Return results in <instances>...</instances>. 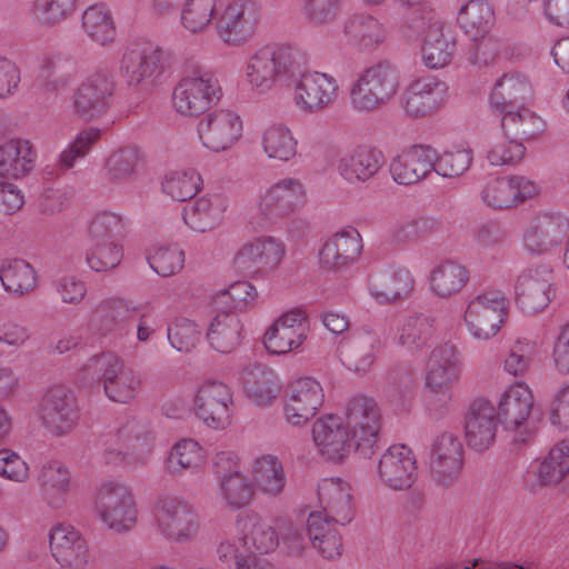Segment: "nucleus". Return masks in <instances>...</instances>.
Returning a JSON list of instances; mask_svg holds the SVG:
<instances>
[{"instance_id": "37", "label": "nucleus", "mask_w": 569, "mask_h": 569, "mask_svg": "<svg viewBox=\"0 0 569 569\" xmlns=\"http://www.w3.org/2000/svg\"><path fill=\"white\" fill-rule=\"evenodd\" d=\"M242 325L231 311L218 313L211 321L207 339L210 346L222 353L231 352L240 343Z\"/></svg>"}, {"instance_id": "1", "label": "nucleus", "mask_w": 569, "mask_h": 569, "mask_svg": "<svg viewBox=\"0 0 569 569\" xmlns=\"http://www.w3.org/2000/svg\"><path fill=\"white\" fill-rule=\"evenodd\" d=\"M303 57L289 46H266L249 60L247 77L260 92L276 83L295 87V102L303 111L315 113L326 109L337 98L338 84L326 73L302 72Z\"/></svg>"}, {"instance_id": "19", "label": "nucleus", "mask_w": 569, "mask_h": 569, "mask_svg": "<svg viewBox=\"0 0 569 569\" xmlns=\"http://www.w3.org/2000/svg\"><path fill=\"white\" fill-rule=\"evenodd\" d=\"M323 391L312 378H300L289 387L284 406L288 422L300 426L313 418L323 403Z\"/></svg>"}, {"instance_id": "54", "label": "nucleus", "mask_w": 569, "mask_h": 569, "mask_svg": "<svg viewBox=\"0 0 569 569\" xmlns=\"http://www.w3.org/2000/svg\"><path fill=\"white\" fill-rule=\"evenodd\" d=\"M433 319L427 315L411 316L400 328L399 342L409 350L425 347L433 332Z\"/></svg>"}, {"instance_id": "43", "label": "nucleus", "mask_w": 569, "mask_h": 569, "mask_svg": "<svg viewBox=\"0 0 569 569\" xmlns=\"http://www.w3.org/2000/svg\"><path fill=\"white\" fill-rule=\"evenodd\" d=\"M469 280V271L462 264L453 261H446L437 266L430 276L432 291L447 298L459 292Z\"/></svg>"}, {"instance_id": "21", "label": "nucleus", "mask_w": 569, "mask_h": 569, "mask_svg": "<svg viewBox=\"0 0 569 569\" xmlns=\"http://www.w3.org/2000/svg\"><path fill=\"white\" fill-rule=\"evenodd\" d=\"M498 421L496 409L488 400H475L466 416L467 445L479 452L487 450L496 439Z\"/></svg>"}, {"instance_id": "11", "label": "nucleus", "mask_w": 569, "mask_h": 569, "mask_svg": "<svg viewBox=\"0 0 569 569\" xmlns=\"http://www.w3.org/2000/svg\"><path fill=\"white\" fill-rule=\"evenodd\" d=\"M516 302L528 313H537L549 306L552 290V269L548 264L525 269L515 284Z\"/></svg>"}, {"instance_id": "40", "label": "nucleus", "mask_w": 569, "mask_h": 569, "mask_svg": "<svg viewBox=\"0 0 569 569\" xmlns=\"http://www.w3.org/2000/svg\"><path fill=\"white\" fill-rule=\"evenodd\" d=\"M458 23L472 40L487 34L493 23V9L487 0H471L458 13Z\"/></svg>"}, {"instance_id": "29", "label": "nucleus", "mask_w": 569, "mask_h": 569, "mask_svg": "<svg viewBox=\"0 0 569 569\" xmlns=\"http://www.w3.org/2000/svg\"><path fill=\"white\" fill-rule=\"evenodd\" d=\"M530 97L531 86L528 79L519 72H511L496 81L489 101L493 114L499 117L505 111L525 106Z\"/></svg>"}, {"instance_id": "32", "label": "nucleus", "mask_w": 569, "mask_h": 569, "mask_svg": "<svg viewBox=\"0 0 569 569\" xmlns=\"http://www.w3.org/2000/svg\"><path fill=\"white\" fill-rule=\"evenodd\" d=\"M242 546L248 556L266 555L277 549L279 536L276 529L258 515H246L238 519Z\"/></svg>"}, {"instance_id": "9", "label": "nucleus", "mask_w": 569, "mask_h": 569, "mask_svg": "<svg viewBox=\"0 0 569 569\" xmlns=\"http://www.w3.org/2000/svg\"><path fill=\"white\" fill-rule=\"evenodd\" d=\"M157 521L166 538L187 542L197 537L200 529L199 516L187 501L164 496L157 506Z\"/></svg>"}, {"instance_id": "64", "label": "nucleus", "mask_w": 569, "mask_h": 569, "mask_svg": "<svg viewBox=\"0 0 569 569\" xmlns=\"http://www.w3.org/2000/svg\"><path fill=\"white\" fill-rule=\"evenodd\" d=\"M150 267L161 277H170L182 269L184 253L176 244L161 246L148 257Z\"/></svg>"}, {"instance_id": "10", "label": "nucleus", "mask_w": 569, "mask_h": 569, "mask_svg": "<svg viewBox=\"0 0 569 569\" xmlns=\"http://www.w3.org/2000/svg\"><path fill=\"white\" fill-rule=\"evenodd\" d=\"M507 317V305L500 291H489L472 299L465 312L470 332L478 339H489L501 328Z\"/></svg>"}, {"instance_id": "42", "label": "nucleus", "mask_w": 569, "mask_h": 569, "mask_svg": "<svg viewBox=\"0 0 569 569\" xmlns=\"http://www.w3.org/2000/svg\"><path fill=\"white\" fill-rule=\"evenodd\" d=\"M39 480L42 492L52 508H61L66 501L64 496L70 490V472L59 462L43 466Z\"/></svg>"}, {"instance_id": "30", "label": "nucleus", "mask_w": 569, "mask_h": 569, "mask_svg": "<svg viewBox=\"0 0 569 569\" xmlns=\"http://www.w3.org/2000/svg\"><path fill=\"white\" fill-rule=\"evenodd\" d=\"M163 56L160 48L127 50L121 60L120 74L129 87L142 86L161 67Z\"/></svg>"}, {"instance_id": "14", "label": "nucleus", "mask_w": 569, "mask_h": 569, "mask_svg": "<svg viewBox=\"0 0 569 569\" xmlns=\"http://www.w3.org/2000/svg\"><path fill=\"white\" fill-rule=\"evenodd\" d=\"M202 144L214 151L230 148L242 134V121L231 110H214L206 113L197 126Z\"/></svg>"}, {"instance_id": "6", "label": "nucleus", "mask_w": 569, "mask_h": 569, "mask_svg": "<svg viewBox=\"0 0 569 569\" xmlns=\"http://www.w3.org/2000/svg\"><path fill=\"white\" fill-rule=\"evenodd\" d=\"M220 97L221 88L213 74L197 70L193 76L182 78L174 87L172 101L179 113L198 116L218 102Z\"/></svg>"}, {"instance_id": "59", "label": "nucleus", "mask_w": 569, "mask_h": 569, "mask_svg": "<svg viewBox=\"0 0 569 569\" xmlns=\"http://www.w3.org/2000/svg\"><path fill=\"white\" fill-rule=\"evenodd\" d=\"M216 0H188L181 11L183 27L192 33L203 31L214 13Z\"/></svg>"}, {"instance_id": "49", "label": "nucleus", "mask_w": 569, "mask_h": 569, "mask_svg": "<svg viewBox=\"0 0 569 569\" xmlns=\"http://www.w3.org/2000/svg\"><path fill=\"white\" fill-rule=\"evenodd\" d=\"M262 148L271 159L289 161L297 153V140L291 131L281 124L269 127L262 134Z\"/></svg>"}, {"instance_id": "58", "label": "nucleus", "mask_w": 569, "mask_h": 569, "mask_svg": "<svg viewBox=\"0 0 569 569\" xmlns=\"http://www.w3.org/2000/svg\"><path fill=\"white\" fill-rule=\"evenodd\" d=\"M78 0H34L33 14L42 26L54 27L70 17Z\"/></svg>"}, {"instance_id": "26", "label": "nucleus", "mask_w": 569, "mask_h": 569, "mask_svg": "<svg viewBox=\"0 0 569 569\" xmlns=\"http://www.w3.org/2000/svg\"><path fill=\"white\" fill-rule=\"evenodd\" d=\"M459 377V359L457 348L446 343L436 348L430 356L426 387L435 393L448 396Z\"/></svg>"}, {"instance_id": "52", "label": "nucleus", "mask_w": 569, "mask_h": 569, "mask_svg": "<svg viewBox=\"0 0 569 569\" xmlns=\"http://www.w3.org/2000/svg\"><path fill=\"white\" fill-rule=\"evenodd\" d=\"M258 292L256 288L247 281L233 282L229 288L219 291L212 300L216 308L227 309V311L246 310L253 306Z\"/></svg>"}, {"instance_id": "61", "label": "nucleus", "mask_w": 569, "mask_h": 569, "mask_svg": "<svg viewBox=\"0 0 569 569\" xmlns=\"http://www.w3.org/2000/svg\"><path fill=\"white\" fill-rule=\"evenodd\" d=\"M123 258L122 248L116 241L97 243L88 250L87 262L96 272H106L118 267Z\"/></svg>"}, {"instance_id": "48", "label": "nucleus", "mask_w": 569, "mask_h": 569, "mask_svg": "<svg viewBox=\"0 0 569 569\" xmlns=\"http://www.w3.org/2000/svg\"><path fill=\"white\" fill-rule=\"evenodd\" d=\"M415 382L413 368L408 363H397L388 370L382 391L390 402L401 405L411 393Z\"/></svg>"}, {"instance_id": "24", "label": "nucleus", "mask_w": 569, "mask_h": 569, "mask_svg": "<svg viewBox=\"0 0 569 569\" xmlns=\"http://www.w3.org/2000/svg\"><path fill=\"white\" fill-rule=\"evenodd\" d=\"M462 445L452 433L445 432L433 445L430 471L435 480L441 485L455 481L462 469Z\"/></svg>"}, {"instance_id": "34", "label": "nucleus", "mask_w": 569, "mask_h": 569, "mask_svg": "<svg viewBox=\"0 0 569 569\" xmlns=\"http://www.w3.org/2000/svg\"><path fill=\"white\" fill-rule=\"evenodd\" d=\"M383 164L380 151L369 147H358L340 159V176L350 183L365 182L375 177Z\"/></svg>"}, {"instance_id": "12", "label": "nucleus", "mask_w": 569, "mask_h": 569, "mask_svg": "<svg viewBox=\"0 0 569 569\" xmlns=\"http://www.w3.org/2000/svg\"><path fill=\"white\" fill-rule=\"evenodd\" d=\"M533 408L531 390L523 385H516L506 390L498 403L496 416L505 429L519 430L512 442L517 448L525 445L529 432L526 422Z\"/></svg>"}, {"instance_id": "44", "label": "nucleus", "mask_w": 569, "mask_h": 569, "mask_svg": "<svg viewBox=\"0 0 569 569\" xmlns=\"http://www.w3.org/2000/svg\"><path fill=\"white\" fill-rule=\"evenodd\" d=\"M82 28L93 42L101 46L111 43L116 38V26L104 4L90 6L83 12Z\"/></svg>"}, {"instance_id": "5", "label": "nucleus", "mask_w": 569, "mask_h": 569, "mask_svg": "<svg viewBox=\"0 0 569 569\" xmlns=\"http://www.w3.org/2000/svg\"><path fill=\"white\" fill-rule=\"evenodd\" d=\"M346 427L352 433L355 450L363 458H371L378 449L381 412L373 398L353 397L346 409Z\"/></svg>"}, {"instance_id": "46", "label": "nucleus", "mask_w": 569, "mask_h": 569, "mask_svg": "<svg viewBox=\"0 0 569 569\" xmlns=\"http://www.w3.org/2000/svg\"><path fill=\"white\" fill-rule=\"evenodd\" d=\"M0 280L4 289L17 296H23L36 287V271L27 261L14 259L0 269Z\"/></svg>"}, {"instance_id": "62", "label": "nucleus", "mask_w": 569, "mask_h": 569, "mask_svg": "<svg viewBox=\"0 0 569 569\" xmlns=\"http://www.w3.org/2000/svg\"><path fill=\"white\" fill-rule=\"evenodd\" d=\"M305 337L297 330L273 323L264 333L263 345L273 355H283L298 348Z\"/></svg>"}, {"instance_id": "33", "label": "nucleus", "mask_w": 569, "mask_h": 569, "mask_svg": "<svg viewBox=\"0 0 569 569\" xmlns=\"http://www.w3.org/2000/svg\"><path fill=\"white\" fill-rule=\"evenodd\" d=\"M37 152L29 140L10 139L0 146V177L19 179L34 167Z\"/></svg>"}, {"instance_id": "7", "label": "nucleus", "mask_w": 569, "mask_h": 569, "mask_svg": "<svg viewBox=\"0 0 569 569\" xmlns=\"http://www.w3.org/2000/svg\"><path fill=\"white\" fill-rule=\"evenodd\" d=\"M114 90L113 72L107 69L96 71L74 91L73 113L87 121L101 117L110 108Z\"/></svg>"}, {"instance_id": "16", "label": "nucleus", "mask_w": 569, "mask_h": 569, "mask_svg": "<svg viewBox=\"0 0 569 569\" xmlns=\"http://www.w3.org/2000/svg\"><path fill=\"white\" fill-rule=\"evenodd\" d=\"M284 253L283 246L273 238L257 239L243 244L233 263L244 276L253 277L273 270Z\"/></svg>"}, {"instance_id": "53", "label": "nucleus", "mask_w": 569, "mask_h": 569, "mask_svg": "<svg viewBox=\"0 0 569 569\" xmlns=\"http://www.w3.org/2000/svg\"><path fill=\"white\" fill-rule=\"evenodd\" d=\"M250 379L246 380L247 392L258 406H267L276 399L279 392V385L272 370L257 368L248 372Z\"/></svg>"}, {"instance_id": "36", "label": "nucleus", "mask_w": 569, "mask_h": 569, "mask_svg": "<svg viewBox=\"0 0 569 569\" xmlns=\"http://www.w3.org/2000/svg\"><path fill=\"white\" fill-rule=\"evenodd\" d=\"M498 118L506 138L519 142L533 139L543 131L545 127L542 119L525 106L505 111Z\"/></svg>"}, {"instance_id": "20", "label": "nucleus", "mask_w": 569, "mask_h": 569, "mask_svg": "<svg viewBox=\"0 0 569 569\" xmlns=\"http://www.w3.org/2000/svg\"><path fill=\"white\" fill-rule=\"evenodd\" d=\"M446 90L445 82L417 79L405 89L400 102L408 117L412 119L426 118L440 107Z\"/></svg>"}, {"instance_id": "22", "label": "nucleus", "mask_w": 569, "mask_h": 569, "mask_svg": "<svg viewBox=\"0 0 569 569\" xmlns=\"http://www.w3.org/2000/svg\"><path fill=\"white\" fill-rule=\"evenodd\" d=\"M312 437L321 455L331 461H341L353 445L350 430L337 416L318 419L312 428Z\"/></svg>"}, {"instance_id": "15", "label": "nucleus", "mask_w": 569, "mask_h": 569, "mask_svg": "<svg viewBox=\"0 0 569 569\" xmlns=\"http://www.w3.org/2000/svg\"><path fill=\"white\" fill-rule=\"evenodd\" d=\"M43 425L56 436L69 432L78 419V405L74 393L62 386L48 390L40 405Z\"/></svg>"}, {"instance_id": "2", "label": "nucleus", "mask_w": 569, "mask_h": 569, "mask_svg": "<svg viewBox=\"0 0 569 569\" xmlns=\"http://www.w3.org/2000/svg\"><path fill=\"white\" fill-rule=\"evenodd\" d=\"M83 378L91 382H102L106 396L120 403L134 399L141 380L133 369L112 352L93 356L82 368Z\"/></svg>"}, {"instance_id": "55", "label": "nucleus", "mask_w": 569, "mask_h": 569, "mask_svg": "<svg viewBox=\"0 0 569 569\" xmlns=\"http://www.w3.org/2000/svg\"><path fill=\"white\" fill-rule=\"evenodd\" d=\"M201 177L193 170L174 171L166 177L162 190L176 201L192 199L201 188Z\"/></svg>"}, {"instance_id": "51", "label": "nucleus", "mask_w": 569, "mask_h": 569, "mask_svg": "<svg viewBox=\"0 0 569 569\" xmlns=\"http://www.w3.org/2000/svg\"><path fill=\"white\" fill-rule=\"evenodd\" d=\"M134 311L136 308H130L124 300L114 299L106 301L94 310L92 325L102 335H107L127 321Z\"/></svg>"}, {"instance_id": "63", "label": "nucleus", "mask_w": 569, "mask_h": 569, "mask_svg": "<svg viewBox=\"0 0 569 569\" xmlns=\"http://www.w3.org/2000/svg\"><path fill=\"white\" fill-rule=\"evenodd\" d=\"M221 492L230 508L239 509L250 503L253 498V488L242 475H232L220 481Z\"/></svg>"}, {"instance_id": "60", "label": "nucleus", "mask_w": 569, "mask_h": 569, "mask_svg": "<svg viewBox=\"0 0 569 569\" xmlns=\"http://www.w3.org/2000/svg\"><path fill=\"white\" fill-rule=\"evenodd\" d=\"M139 151L134 147H126L113 152L107 160L106 169L110 180L126 181L136 173Z\"/></svg>"}, {"instance_id": "50", "label": "nucleus", "mask_w": 569, "mask_h": 569, "mask_svg": "<svg viewBox=\"0 0 569 569\" xmlns=\"http://www.w3.org/2000/svg\"><path fill=\"white\" fill-rule=\"evenodd\" d=\"M202 462L203 451L198 442L192 439H182L171 449L166 467L171 475H179L198 469Z\"/></svg>"}, {"instance_id": "13", "label": "nucleus", "mask_w": 569, "mask_h": 569, "mask_svg": "<svg viewBox=\"0 0 569 569\" xmlns=\"http://www.w3.org/2000/svg\"><path fill=\"white\" fill-rule=\"evenodd\" d=\"M259 6L254 0H233L217 22L220 39L232 46L247 42L259 22Z\"/></svg>"}, {"instance_id": "38", "label": "nucleus", "mask_w": 569, "mask_h": 569, "mask_svg": "<svg viewBox=\"0 0 569 569\" xmlns=\"http://www.w3.org/2000/svg\"><path fill=\"white\" fill-rule=\"evenodd\" d=\"M413 279L406 269L382 272L370 281V292L380 302H391L409 295Z\"/></svg>"}, {"instance_id": "31", "label": "nucleus", "mask_w": 569, "mask_h": 569, "mask_svg": "<svg viewBox=\"0 0 569 569\" xmlns=\"http://www.w3.org/2000/svg\"><path fill=\"white\" fill-rule=\"evenodd\" d=\"M318 497L323 513L336 523L346 526L355 516L349 485L340 479H323L318 485Z\"/></svg>"}, {"instance_id": "8", "label": "nucleus", "mask_w": 569, "mask_h": 569, "mask_svg": "<svg viewBox=\"0 0 569 569\" xmlns=\"http://www.w3.org/2000/svg\"><path fill=\"white\" fill-rule=\"evenodd\" d=\"M96 510L100 519L117 532L129 530L137 519L132 495L119 482H108L100 487L96 497Z\"/></svg>"}, {"instance_id": "27", "label": "nucleus", "mask_w": 569, "mask_h": 569, "mask_svg": "<svg viewBox=\"0 0 569 569\" xmlns=\"http://www.w3.org/2000/svg\"><path fill=\"white\" fill-rule=\"evenodd\" d=\"M568 226V221L561 216L549 213L538 216L525 232V247L531 253H545L561 244Z\"/></svg>"}, {"instance_id": "47", "label": "nucleus", "mask_w": 569, "mask_h": 569, "mask_svg": "<svg viewBox=\"0 0 569 569\" xmlns=\"http://www.w3.org/2000/svg\"><path fill=\"white\" fill-rule=\"evenodd\" d=\"M542 485H555L565 480L569 486V440L557 443L541 462L538 473Z\"/></svg>"}, {"instance_id": "18", "label": "nucleus", "mask_w": 569, "mask_h": 569, "mask_svg": "<svg viewBox=\"0 0 569 569\" xmlns=\"http://www.w3.org/2000/svg\"><path fill=\"white\" fill-rule=\"evenodd\" d=\"M382 482L395 490L411 488L417 477V462L410 448L405 445L391 446L378 465Z\"/></svg>"}, {"instance_id": "3", "label": "nucleus", "mask_w": 569, "mask_h": 569, "mask_svg": "<svg viewBox=\"0 0 569 569\" xmlns=\"http://www.w3.org/2000/svg\"><path fill=\"white\" fill-rule=\"evenodd\" d=\"M399 88V73L397 68L388 60L366 68L357 78L350 89L352 107L362 112L373 111L397 93Z\"/></svg>"}, {"instance_id": "35", "label": "nucleus", "mask_w": 569, "mask_h": 569, "mask_svg": "<svg viewBox=\"0 0 569 569\" xmlns=\"http://www.w3.org/2000/svg\"><path fill=\"white\" fill-rule=\"evenodd\" d=\"M456 49L451 31L436 21L428 28L422 44V59L430 69L443 68L450 63Z\"/></svg>"}, {"instance_id": "4", "label": "nucleus", "mask_w": 569, "mask_h": 569, "mask_svg": "<svg viewBox=\"0 0 569 569\" xmlns=\"http://www.w3.org/2000/svg\"><path fill=\"white\" fill-rule=\"evenodd\" d=\"M303 186L293 178H286L261 196L249 223L253 230H264L289 216L302 202Z\"/></svg>"}, {"instance_id": "25", "label": "nucleus", "mask_w": 569, "mask_h": 569, "mask_svg": "<svg viewBox=\"0 0 569 569\" xmlns=\"http://www.w3.org/2000/svg\"><path fill=\"white\" fill-rule=\"evenodd\" d=\"M436 150L415 144L397 156L390 164V173L399 184H412L427 177L435 168Z\"/></svg>"}, {"instance_id": "17", "label": "nucleus", "mask_w": 569, "mask_h": 569, "mask_svg": "<svg viewBox=\"0 0 569 569\" xmlns=\"http://www.w3.org/2000/svg\"><path fill=\"white\" fill-rule=\"evenodd\" d=\"M49 546L52 557L61 568L87 569L90 561L89 546L73 527H53L49 535Z\"/></svg>"}, {"instance_id": "45", "label": "nucleus", "mask_w": 569, "mask_h": 569, "mask_svg": "<svg viewBox=\"0 0 569 569\" xmlns=\"http://www.w3.org/2000/svg\"><path fill=\"white\" fill-rule=\"evenodd\" d=\"M345 32L350 41L365 49L378 46L385 38L382 24L368 14L351 17L345 27Z\"/></svg>"}, {"instance_id": "39", "label": "nucleus", "mask_w": 569, "mask_h": 569, "mask_svg": "<svg viewBox=\"0 0 569 569\" xmlns=\"http://www.w3.org/2000/svg\"><path fill=\"white\" fill-rule=\"evenodd\" d=\"M222 213L223 208L218 197H201L183 208L182 218L191 229L204 232L220 222Z\"/></svg>"}, {"instance_id": "41", "label": "nucleus", "mask_w": 569, "mask_h": 569, "mask_svg": "<svg viewBox=\"0 0 569 569\" xmlns=\"http://www.w3.org/2000/svg\"><path fill=\"white\" fill-rule=\"evenodd\" d=\"M252 476L258 488L270 496L280 495L287 481L282 463L271 455L254 460Z\"/></svg>"}, {"instance_id": "56", "label": "nucleus", "mask_w": 569, "mask_h": 569, "mask_svg": "<svg viewBox=\"0 0 569 569\" xmlns=\"http://www.w3.org/2000/svg\"><path fill=\"white\" fill-rule=\"evenodd\" d=\"M519 190L517 180L512 178H496L489 181L482 198L495 209H507L518 204Z\"/></svg>"}, {"instance_id": "28", "label": "nucleus", "mask_w": 569, "mask_h": 569, "mask_svg": "<svg viewBox=\"0 0 569 569\" xmlns=\"http://www.w3.org/2000/svg\"><path fill=\"white\" fill-rule=\"evenodd\" d=\"M362 250L359 232L350 228L335 233L319 252L320 264L327 270H341L353 263Z\"/></svg>"}, {"instance_id": "23", "label": "nucleus", "mask_w": 569, "mask_h": 569, "mask_svg": "<svg viewBox=\"0 0 569 569\" xmlns=\"http://www.w3.org/2000/svg\"><path fill=\"white\" fill-rule=\"evenodd\" d=\"M230 403L232 397L224 383L207 382L196 396V413L209 427L223 428L230 422Z\"/></svg>"}, {"instance_id": "57", "label": "nucleus", "mask_w": 569, "mask_h": 569, "mask_svg": "<svg viewBox=\"0 0 569 569\" xmlns=\"http://www.w3.org/2000/svg\"><path fill=\"white\" fill-rule=\"evenodd\" d=\"M403 9V34L409 39L417 38L432 19V10L425 0H398Z\"/></svg>"}]
</instances>
